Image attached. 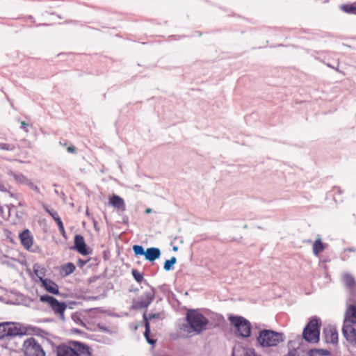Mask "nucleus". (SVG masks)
Here are the masks:
<instances>
[{"mask_svg":"<svg viewBox=\"0 0 356 356\" xmlns=\"http://www.w3.org/2000/svg\"><path fill=\"white\" fill-rule=\"evenodd\" d=\"M178 250V248L177 246L173 247V250L177 251Z\"/></svg>","mask_w":356,"mask_h":356,"instance_id":"41","label":"nucleus"},{"mask_svg":"<svg viewBox=\"0 0 356 356\" xmlns=\"http://www.w3.org/2000/svg\"><path fill=\"white\" fill-rule=\"evenodd\" d=\"M76 269V267L72 263H67L63 265L60 270V273L62 276L65 277L72 274Z\"/></svg>","mask_w":356,"mask_h":356,"instance_id":"24","label":"nucleus"},{"mask_svg":"<svg viewBox=\"0 0 356 356\" xmlns=\"http://www.w3.org/2000/svg\"><path fill=\"white\" fill-rule=\"evenodd\" d=\"M159 314H149L148 315H147L146 313H145L143 314V318H144V321H145V336L148 343H154V341L152 340V339H149V337H148V334H149V321L151 320V319H153L154 318L159 317Z\"/></svg>","mask_w":356,"mask_h":356,"instance_id":"21","label":"nucleus"},{"mask_svg":"<svg viewBox=\"0 0 356 356\" xmlns=\"http://www.w3.org/2000/svg\"><path fill=\"white\" fill-rule=\"evenodd\" d=\"M8 175L13 177L17 184H24L29 186L31 189L39 192L38 187L33 182L27 178L25 175L20 172H14L13 171L8 172Z\"/></svg>","mask_w":356,"mask_h":356,"instance_id":"10","label":"nucleus"},{"mask_svg":"<svg viewBox=\"0 0 356 356\" xmlns=\"http://www.w3.org/2000/svg\"><path fill=\"white\" fill-rule=\"evenodd\" d=\"M186 319L187 325H183L182 330L189 333L200 334L207 329L208 319L197 310H188Z\"/></svg>","mask_w":356,"mask_h":356,"instance_id":"2","label":"nucleus"},{"mask_svg":"<svg viewBox=\"0 0 356 356\" xmlns=\"http://www.w3.org/2000/svg\"><path fill=\"white\" fill-rule=\"evenodd\" d=\"M356 302H350L348 300V307L346 308L343 326H353L356 324Z\"/></svg>","mask_w":356,"mask_h":356,"instance_id":"9","label":"nucleus"},{"mask_svg":"<svg viewBox=\"0 0 356 356\" xmlns=\"http://www.w3.org/2000/svg\"><path fill=\"white\" fill-rule=\"evenodd\" d=\"M176 261L177 259L175 257H172L170 259L166 260L163 266L164 270L166 271L170 270Z\"/></svg>","mask_w":356,"mask_h":356,"instance_id":"26","label":"nucleus"},{"mask_svg":"<svg viewBox=\"0 0 356 356\" xmlns=\"http://www.w3.org/2000/svg\"><path fill=\"white\" fill-rule=\"evenodd\" d=\"M323 334L327 343L334 344L338 342V333L334 327H330L325 329Z\"/></svg>","mask_w":356,"mask_h":356,"instance_id":"17","label":"nucleus"},{"mask_svg":"<svg viewBox=\"0 0 356 356\" xmlns=\"http://www.w3.org/2000/svg\"><path fill=\"white\" fill-rule=\"evenodd\" d=\"M342 333L346 341L356 348V329L350 325L343 326Z\"/></svg>","mask_w":356,"mask_h":356,"instance_id":"13","label":"nucleus"},{"mask_svg":"<svg viewBox=\"0 0 356 356\" xmlns=\"http://www.w3.org/2000/svg\"><path fill=\"white\" fill-rule=\"evenodd\" d=\"M131 274L134 277L135 280L138 283H140L143 280V274L136 269L132 270Z\"/></svg>","mask_w":356,"mask_h":356,"instance_id":"28","label":"nucleus"},{"mask_svg":"<svg viewBox=\"0 0 356 356\" xmlns=\"http://www.w3.org/2000/svg\"><path fill=\"white\" fill-rule=\"evenodd\" d=\"M57 356H92L90 348L79 341H72L70 346L60 345L56 348Z\"/></svg>","mask_w":356,"mask_h":356,"instance_id":"3","label":"nucleus"},{"mask_svg":"<svg viewBox=\"0 0 356 356\" xmlns=\"http://www.w3.org/2000/svg\"><path fill=\"white\" fill-rule=\"evenodd\" d=\"M41 286L49 293L52 294H58V286L49 279L42 280Z\"/></svg>","mask_w":356,"mask_h":356,"instance_id":"18","label":"nucleus"},{"mask_svg":"<svg viewBox=\"0 0 356 356\" xmlns=\"http://www.w3.org/2000/svg\"><path fill=\"white\" fill-rule=\"evenodd\" d=\"M58 226V229H59V231L60 232V234L64 236L65 237V228H64V226H63V224L61 221V219L60 218H57L56 220H55Z\"/></svg>","mask_w":356,"mask_h":356,"instance_id":"30","label":"nucleus"},{"mask_svg":"<svg viewBox=\"0 0 356 356\" xmlns=\"http://www.w3.org/2000/svg\"><path fill=\"white\" fill-rule=\"evenodd\" d=\"M99 327L100 330H102L104 332H110L109 330L104 326L99 325Z\"/></svg>","mask_w":356,"mask_h":356,"instance_id":"38","label":"nucleus"},{"mask_svg":"<svg viewBox=\"0 0 356 356\" xmlns=\"http://www.w3.org/2000/svg\"><path fill=\"white\" fill-rule=\"evenodd\" d=\"M0 216H1L3 218L6 217V215H5L4 211H3V208L1 204H0Z\"/></svg>","mask_w":356,"mask_h":356,"instance_id":"37","label":"nucleus"},{"mask_svg":"<svg viewBox=\"0 0 356 356\" xmlns=\"http://www.w3.org/2000/svg\"><path fill=\"white\" fill-rule=\"evenodd\" d=\"M330 355V353L329 350L326 349H311L308 352L309 356H329Z\"/></svg>","mask_w":356,"mask_h":356,"instance_id":"25","label":"nucleus"},{"mask_svg":"<svg viewBox=\"0 0 356 356\" xmlns=\"http://www.w3.org/2000/svg\"><path fill=\"white\" fill-rule=\"evenodd\" d=\"M151 212H152V209H149V208H148V209H147L145 210V213H150Z\"/></svg>","mask_w":356,"mask_h":356,"instance_id":"40","label":"nucleus"},{"mask_svg":"<svg viewBox=\"0 0 356 356\" xmlns=\"http://www.w3.org/2000/svg\"><path fill=\"white\" fill-rule=\"evenodd\" d=\"M232 356H261L252 348L237 346L234 347Z\"/></svg>","mask_w":356,"mask_h":356,"instance_id":"14","label":"nucleus"},{"mask_svg":"<svg viewBox=\"0 0 356 356\" xmlns=\"http://www.w3.org/2000/svg\"><path fill=\"white\" fill-rule=\"evenodd\" d=\"M0 191L1 192H8V187L3 183L0 181Z\"/></svg>","mask_w":356,"mask_h":356,"instance_id":"34","label":"nucleus"},{"mask_svg":"<svg viewBox=\"0 0 356 356\" xmlns=\"http://www.w3.org/2000/svg\"><path fill=\"white\" fill-rule=\"evenodd\" d=\"M67 150L70 153H74L75 152V147L74 146H70V147H67Z\"/></svg>","mask_w":356,"mask_h":356,"instance_id":"36","label":"nucleus"},{"mask_svg":"<svg viewBox=\"0 0 356 356\" xmlns=\"http://www.w3.org/2000/svg\"><path fill=\"white\" fill-rule=\"evenodd\" d=\"M303 338L309 343H318L319 341L320 329L318 320L316 318H312L305 327L302 332Z\"/></svg>","mask_w":356,"mask_h":356,"instance_id":"4","label":"nucleus"},{"mask_svg":"<svg viewBox=\"0 0 356 356\" xmlns=\"http://www.w3.org/2000/svg\"><path fill=\"white\" fill-rule=\"evenodd\" d=\"M343 282L349 290V301L356 302V282L354 278L349 274H345L343 277Z\"/></svg>","mask_w":356,"mask_h":356,"instance_id":"11","label":"nucleus"},{"mask_svg":"<svg viewBox=\"0 0 356 356\" xmlns=\"http://www.w3.org/2000/svg\"><path fill=\"white\" fill-rule=\"evenodd\" d=\"M133 250L136 255H144L145 254V251L143 246L139 245H135L133 246Z\"/></svg>","mask_w":356,"mask_h":356,"instance_id":"29","label":"nucleus"},{"mask_svg":"<svg viewBox=\"0 0 356 356\" xmlns=\"http://www.w3.org/2000/svg\"><path fill=\"white\" fill-rule=\"evenodd\" d=\"M10 197H13L14 196V195L12 193H10Z\"/></svg>","mask_w":356,"mask_h":356,"instance_id":"43","label":"nucleus"},{"mask_svg":"<svg viewBox=\"0 0 356 356\" xmlns=\"http://www.w3.org/2000/svg\"><path fill=\"white\" fill-rule=\"evenodd\" d=\"M19 333L20 330L15 323L3 322L0 323V339L10 336H15Z\"/></svg>","mask_w":356,"mask_h":356,"instance_id":"8","label":"nucleus"},{"mask_svg":"<svg viewBox=\"0 0 356 356\" xmlns=\"http://www.w3.org/2000/svg\"><path fill=\"white\" fill-rule=\"evenodd\" d=\"M29 124L25 122L24 121L21 122V129H23L26 133L29 132Z\"/></svg>","mask_w":356,"mask_h":356,"instance_id":"33","label":"nucleus"},{"mask_svg":"<svg viewBox=\"0 0 356 356\" xmlns=\"http://www.w3.org/2000/svg\"><path fill=\"white\" fill-rule=\"evenodd\" d=\"M7 208L8 209V216H9L10 212H11V211H12V209L13 208H15V206L12 204H10L7 205Z\"/></svg>","mask_w":356,"mask_h":356,"instance_id":"35","label":"nucleus"},{"mask_svg":"<svg viewBox=\"0 0 356 356\" xmlns=\"http://www.w3.org/2000/svg\"><path fill=\"white\" fill-rule=\"evenodd\" d=\"M108 203L118 211H124L126 210L125 202L119 195H113L111 196L108 199Z\"/></svg>","mask_w":356,"mask_h":356,"instance_id":"15","label":"nucleus"},{"mask_svg":"<svg viewBox=\"0 0 356 356\" xmlns=\"http://www.w3.org/2000/svg\"><path fill=\"white\" fill-rule=\"evenodd\" d=\"M285 340L282 332L273 330L263 329L259 331L256 337V345L266 352L277 348Z\"/></svg>","mask_w":356,"mask_h":356,"instance_id":"1","label":"nucleus"},{"mask_svg":"<svg viewBox=\"0 0 356 356\" xmlns=\"http://www.w3.org/2000/svg\"><path fill=\"white\" fill-rule=\"evenodd\" d=\"M15 148L16 147L13 144L0 143V149L1 150L13 152L15 149Z\"/></svg>","mask_w":356,"mask_h":356,"instance_id":"27","label":"nucleus"},{"mask_svg":"<svg viewBox=\"0 0 356 356\" xmlns=\"http://www.w3.org/2000/svg\"><path fill=\"white\" fill-rule=\"evenodd\" d=\"M18 205H19V207H22V206H23V204H22L21 202H19L18 203Z\"/></svg>","mask_w":356,"mask_h":356,"instance_id":"42","label":"nucleus"},{"mask_svg":"<svg viewBox=\"0 0 356 356\" xmlns=\"http://www.w3.org/2000/svg\"><path fill=\"white\" fill-rule=\"evenodd\" d=\"M327 65L329 67L332 68V69L335 70H336V71H337V72H339V68H338V67H334V66H332L330 64H327Z\"/></svg>","mask_w":356,"mask_h":356,"instance_id":"39","label":"nucleus"},{"mask_svg":"<svg viewBox=\"0 0 356 356\" xmlns=\"http://www.w3.org/2000/svg\"><path fill=\"white\" fill-rule=\"evenodd\" d=\"M229 320L241 337L243 338L250 337L251 333L250 321L243 317L234 316H230Z\"/></svg>","mask_w":356,"mask_h":356,"instance_id":"5","label":"nucleus"},{"mask_svg":"<svg viewBox=\"0 0 356 356\" xmlns=\"http://www.w3.org/2000/svg\"><path fill=\"white\" fill-rule=\"evenodd\" d=\"M44 209L45 211L54 219V220H56L57 218H60L56 211L49 209L48 207L44 206Z\"/></svg>","mask_w":356,"mask_h":356,"instance_id":"31","label":"nucleus"},{"mask_svg":"<svg viewBox=\"0 0 356 356\" xmlns=\"http://www.w3.org/2000/svg\"><path fill=\"white\" fill-rule=\"evenodd\" d=\"M40 300L47 303L56 314L59 315L61 319H65L64 312L67 308L65 302H58L55 298L49 295L40 296Z\"/></svg>","mask_w":356,"mask_h":356,"instance_id":"7","label":"nucleus"},{"mask_svg":"<svg viewBox=\"0 0 356 356\" xmlns=\"http://www.w3.org/2000/svg\"><path fill=\"white\" fill-rule=\"evenodd\" d=\"M74 249L82 255L88 254L86 244L84 238L81 235H76L74 237Z\"/></svg>","mask_w":356,"mask_h":356,"instance_id":"16","label":"nucleus"},{"mask_svg":"<svg viewBox=\"0 0 356 356\" xmlns=\"http://www.w3.org/2000/svg\"><path fill=\"white\" fill-rule=\"evenodd\" d=\"M325 248V244L322 243L321 239L318 237L313 243L312 251L315 256H318L319 254Z\"/></svg>","mask_w":356,"mask_h":356,"instance_id":"23","label":"nucleus"},{"mask_svg":"<svg viewBox=\"0 0 356 356\" xmlns=\"http://www.w3.org/2000/svg\"><path fill=\"white\" fill-rule=\"evenodd\" d=\"M161 250L158 248H149L145 250V258L147 261L153 262L161 257Z\"/></svg>","mask_w":356,"mask_h":356,"instance_id":"19","label":"nucleus"},{"mask_svg":"<svg viewBox=\"0 0 356 356\" xmlns=\"http://www.w3.org/2000/svg\"><path fill=\"white\" fill-rule=\"evenodd\" d=\"M19 238L25 248L29 249L33 244V239L31 233L28 229L24 230L19 234Z\"/></svg>","mask_w":356,"mask_h":356,"instance_id":"20","label":"nucleus"},{"mask_svg":"<svg viewBox=\"0 0 356 356\" xmlns=\"http://www.w3.org/2000/svg\"><path fill=\"white\" fill-rule=\"evenodd\" d=\"M341 8L343 10L347 13H353L355 10H356L355 8L353 7L352 6L348 5L342 6Z\"/></svg>","mask_w":356,"mask_h":356,"instance_id":"32","label":"nucleus"},{"mask_svg":"<svg viewBox=\"0 0 356 356\" xmlns=\"http://www.w3.org/2000/svg\"><path fill=\"white\" fill-rule=\"evenodd\" d=\"M33 270L34 274L38 277L40 282H42V280H45L44 277L46 275L47 270L43 266L38 264H35L33 266Z\"/></svg>","mask_w":356,"mask_h":356,"instance_id":"22","label":"nucleus"},{"mask_svg":"<svg viewBox=\"0 0 356 356\" xmlns=\"http://www.w3.org/2000/svg\"><path fill=\"white\" fill-rule=\"evenodd\" d=\"M155 292L154 289L146 291L140 300H138L134 304V307L136 309H142L147 307L154 300Z\"/></svg>","mask_w":356,"mask_h":356,"instance_id":"12","label":"nucleus"},{"mask_svg":"<svg viewBox=\"0 0 356 356\" xmlns=\"http://www.w3.org/2000/svg\"><path fill=\"white\" fill-rule=\"evenodd\" d=\"M22 350L25 356H45L43 348L33 337L24 341Z\"/></svg>","mask_w":356,"mask_h":356,"instance_id":"6","label":"nucleus"}]
</instances>
